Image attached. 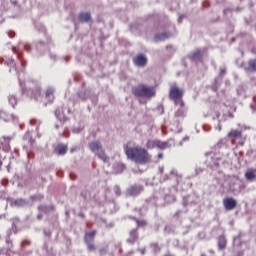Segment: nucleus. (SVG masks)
Wrapping results in <instances>:
<instances>
[{
    "label": "nucleus",
    "instance_id": "20",
    "mask_svg": "<svg viewBox=\"0 0 256 256\" xmlns=\"http://www.w3.org/2000/svg\"><path fill=\"white\" fill-rule=\"evenodd\" d=\"M12 204L15 205V207H23V205H25V201L23 199H18L15 200Z\"/></svg>",
    "mask_w": 256,
    "mask_h": 256
},
{
    "label": "nucleus",
    "instance_id": "26",
    "mask_svg": "<svg viewBox=\"0 0 256 256\" xmlns=\"http://www.w3.org/2000/svg\"><path fill=\"white\" fill-rule=\"evenodd\" d=\"M39 95H41V90H36V92L33 94L34 99H38Z\"/></svg>",
    "mask_w": 256,
    "mask_h": 256
},
{
    "label": "nucleus",
    "instance_id": "21",
    "mask_svg": "<svg viewBox=\"0 0 256 256\" xmlns=\"http://www.w3.org/2000/svg\"><path fill=\"white\" fill-rule=\"evenodd\" d=\"M167 37H169L166 33L160 34L156 36V41H165V39H167Z\"/></svg>",
    "mask_w": 256,
    "mask_h": 256
},
{
    "label": "nucleus",
    "instance_id": "8",
    "mask_svg": "<svg viewBox=\"0 0 256 256\" xmlns=\"http://www.w3.org/2000/svg\"><path fill=\"white\" fill-rule=\"evenodd\" d=\"M94 238H95V231H92L85 235V241H86V243L88 245V249L90 251H93L95 249V246L93 244H91V241H93Z\"/></svg>",
    "mask_w": 256,
    "mask_h": 256
},
{
    "label": "nucleus",
    "instance_id": "29",
    "mask_svg": "<svg viewBox=\"0 0 256 256\" xmlns=\"http://www.w3.org/2000/svg\"><path fill=\"white\" fill-rule=\"evenodd\" d=\"M158 158L163 159V154L162 153L158 154Z\"/></svg>",
    "mask_w": 256,
    "mask_h": 256
},
{
    "label": "nucleus",
    "instance_id": "11",
    "mask_svg": "<svg viewBox=\"0 0 256 256\" xmlns=\"http://www.w3.org/2000/svg\"><path fill=\"white\" fill-rule=\"evenodd\" d=\"M247 181H253L256 178V170L250 169L245 173Z\"/></svg>",
    "mask_w": 256,
    "mask_h": 256
},
{
    "label": "nucleus",
    "instance_id": "24",
    "mask_svg": "<svg viewBox=\"0 0 256 256\" xmlns=\"http://www.w3.org/2000/svg\"><path fill=\"white\" fill-rule=\"evenodd\" d=\"M185 113V110H183V108L179 109L176 112V117H182V115Z\"/></svg>",
    "mask_w": 256,
    "mask_h": 256
},
{
    "label": "nucleus",
    "instance_id": "2",
    "mask_svg": "<svg viewBox=\"0 0 256 256\" xmlns=\"http://www.w3.org/2000/svg\"><path fill=\"white\" fill-rule=\"evenodd\" d=\"M133 93L136 97L151 99V97H155V88L146 85H139L133 89Z\"/></svg>",
    "mask_w": 256,
    "mask_h": 256
},
{
    "label": "nucleus",
    "instance_id": "35",
    "mask_svg": "<svg viewBox=\"0 0 256 256\" xmlns=\"http://www.w3.org/2000/svg\"><path fill=\"white\" fill-rule=\"evenodd\" d=\"M202 256H205V255H202Z\"/></svg>",
    "mask_w": 256,
    "mask_h": 256
},
{
    "label": "nucleus",
    "instance_id": "15",
    "mask_svg": "<svg viewBox=\"0 0 256 256\" xmlns=\"http://www.w3.org/2000/svg\"><path fill=\"white\" fill-rule=\"evenodd\" d=\"M227 245V241H225V237L223 236H220L219 239H218V246L220 249H225Z\"/></svg>",
    "mask_w": 256,
    "mask_h": 256
},
{
    "label": "nucleus",
    "instance_id": "10",
    "mask_svg": "<svg viewBox=\"0 0 256 256\" xmlns=\"http://www.w3.org/2000/svg\"><path fill=\"white\" fill-rule=\"evenodd\" d=\"M55 153L57 155H65V153H67V146L63 144L58 145L55 149Z\"/></svg>",
    "mask_w": 256,
    "mask_h": 256
},
{
    "label": "nucleus",
    "instance_id": "28",
    "mask_svg": "<svg viewBox=\"0 0 256 256\" xmlns=\"http://www.w3.org/2000/svg\"><path fill=\"white\" fill-rule=\"evenodd\" d=\"M220 73L221 75H225V68H221Z\"/></svg>",
    "mask_w": 256,
    "mask_h": 256
},
{
    "label": "nucleus",
    "instance_id": "27",
    "mask_svg": "<svg viewBox=\"0 0 256 256\" xmlns=\"http://www.w3.org/2000/svg\"><path fill=\"white\" fill-rule=\"evenodd\" d=\"M114 192L116 195H121V189L118 186L114 187Z\"/></svg>",
    "mask_w": 256,
    "mask_h": 256
},
{
    "label": "nucleus",
    "instance_id": "25",
    "mask_svg": "<svg viewBox=\"0 0 256 256\" xmlns=\"http://www.w3.org/2000/svg\"><path fill=\"white\" fill-rule=\"evenodd\" d=\"M138 227H144V225H147V222H145V220H141V221H136Z\"/></svg>",
    "mask_w": 256,
    "mask_h": 256
},
{
    "label": "nucleus",
    "instance_id": "16",
    "mask_svg": "<svg viewBox=\"0 0 256 256\" xmlns=\"http://www.w3.org/2000/svg\"><path fill=\"white\" fill-rule=\"evenodd\" d=\"M201 57H203V52H201L200 50L196 51L193 55H192V60L193 61H200Z\"/></svg>",
    "mask_w": 256,
    "mask_h": 256
},
{
    "label": "nucleus",
    "instance_id": "5",
    "mask_svg": "<svg viewBox=\"0 0 256 256\" xmlns=\"http://www.w3.org/2000/svg\"><path fill=\"white\" fill-rule=\"evenodd\" d=\"M182 96H183V92L179 88L172 87L170 89V98L175 100L176 107H183L184 103H183V100H181Z\"/></svg>",
    "mask_w": 256,
    "mask_h": 256
},
{
    "label": "nucleus",
    "instance_id": "31",
    "mask_svg": "<svg viewBox=\"0 0 256 256\" xmlns=\"http://www.w3.org/2000/svg\"><path fill=\"white\" fill-rule=\"evenodd\" d=\"M20 87H22V88H23V83H22V82H20Z\"/></svg>",
    "mask_w": 256,
    "mask_h": 256
},
{
    "label": "nucleus",
    "instance_id": "3",
    "mask_svg": "<svg viewBox=\"0 0 256 256\" xmlns=\"http://www.w3.org/2000/svg\"><path fill=\"white\" fill-rule=\"evenodd\" d=\"M89 148L92 153H95L102 161H107V156L105 155V151H103V147L99 141H94L89 144Z\"/></svg>",
    "mask_w": 256,
    "mask_h": 256
},
{
    "label": "nucleus",
    "instance_id": "14",
    "mask_svg": "<svg viewBox=\"0 0 256 256\" xmlns=\"http://www.w3.org/2000/svg\"><path fill=\"white\" fill-rule=\"evenodd\" d=\"M55 92V90L53 88H48L46 91V99H48V101L52 102L53 101V93Z\"/></svg>",
    "mask_w": 256,
    "mask_h": 256
},
{
    "label": "nucleus",
    "instance_id": "6",
    "mask_svg": "<svg viewBox=\"0 0 256 256\" xmlns=\"http://www.w3.org/2000/svg\"><path fill=\"white\" fill-rule=\"evenodd\" d=\"M223 205L227 211H233L237 207V200L233 198H226L223 200Z\"/></svg>",
    "mask_w": 256,
    "mask_h": 256
},
{
    "label": "nucleus",
    "instance_id": "12",
    "mask_svg": "<svg viewBox=\"0 0 256 256\" xmlns=\"http://www.w3.org/2000/svg\"><path fill=\"white\" fill-rule=\"evenodd\" d=\"M55 115L57 117L58 120H60V123H63L65 121H67V118L65 117V115L61 112V109H57L55 112Z\"/></svg>",
    "mask_w": 256,
    "mask_h": 256
},
{
    "label": "nucleus",
    "instance_id": "7",
    "mask_svg": "<svg viewBox=\"0 0 256 256\" xmlns=\"http://www.w3.org/2000/svg\"><path fill=\"white\" fill-rule=\"evenodd\" d=\"M133 62L137 65V67H145V65H147V57L140 54L133 59Z\"/></svg>",
    "mask_w": 256,
    "mask_h": 256
},
{
    "label": "nucleus",
    "instance_id": "9",
    "mask_svg": "<svg viewBox=\"0 0 256 256\" xmlns=\"http://www.w3.org/2000/svg\"><path fill=\"white\" fill-rule=\"evenodd\" d=\"M143 191V187L141 186H131L128 189V195H139V193H141Z\"/></svg>",
    "mask_w": 256,
    "mask_h": 256
},
{
    "label": "nucleus",
    "instance_id": "1",
    "mask_svg": "<svg viewBox=\"0 0 256 256\" xmlns=\"http://www.w3.org/2000/svg\"><path fill=\"white\" fill-rule=\"evenodd\" d=\"M125 154L128 159L139 165H147V163H151V154H149L147 149L140 146L126 147Z\"/></svg>",
    "mask_w": 256,
    "mask_h": 256
},
{
    "label": "nucleus",
    "instance_id": "33",
    "mask_svg": "<svg viewBox=\"0 0 256 256\" xmlns=\"http://www.w3.org/2000/svg\"><path fill=\"white\" fill-rule=\"evenodd\" d=\"M237 239H239V238H234V241H237Z\"/></svg>",
    "mask_w": 256,
    "mask_h": 256
},
{
    "label": "nucleus",
    "instance_id": "22",
    "mask_svg": "<svg viewBox=\"0 0 256 256\" xmlns=\"http://www.w3.org/2000/svg\"><path fill=\"white\" fill-rule=\"evenodd\" d=\"M9 103L12 107H15L17 105V98L15 96H9Z\"/></svg>",
    "mask_w": 256,
    "mask_h": 256
},
{
    "label": "nucleus",
    "instance_id": "17",
    "mask_svg": "<svg viewBox=\"0 0 256 256\" xmlns=\"http://www.w3.org/2000/svg\"><path fill=\"white\" fill-rule=\"evenodd\" d=\"M125 169V165L122 163H118L116 167H114V173H122V171Z\"/></svg>",
    "mask_w": 256,
    "mask_h": 256
},
{
    "label": "nucleus",
    "instance_id": "23",
    "mask_svg": "<svg viewBox=\"0 0 256 256\" xmlns=\"http://www.w3.org/2000/svg\"><path fill=\"white\" fill-rule=\"evenodd\" d=\"M249 66L251 67V69H253L254 71H256V60H251L249 62Z\"/></svg>",
    "mask_w": 256,
    "mask_h": 256
},
{
    "label": "nucleus",
    "instance_id": "34",
    "mask_svg": "<svg viewBox=\"0 0 256 256\" xmlns=\"http://www.w3.org/2000/svg\"><path fill=\"white\" fill-rule=\"evenodd\" d=\"M30 123H31V124H33V120H32V121H30Z\"/></svg>",
    "mask_w": 256,
    "mask_h": 256
},
{
    "label": "nucleus",
    "instance_id": "4",
    "mask_svg": "<svg viewBox=\"0 0 256 256\" xmlns=\"http://www.w3.org/2000/svg\"><path fill=\"white\" fill-rule=\"evenodd\" d=\"M147 149H169L171 144L169 142H161L157 139H150L146 143Z\"/></svg>",
    "mask_w": 256,
    "mask_h": 256
},
{
    "label": "nucleus",
    "instance_id": "19",
    "mask_svg": "<svg viewBox=\"0 0 256 256\" xmlns=\"http://www.w3.org/2000/svg\"><path fill=\"white\" fill-rule=\"evenodd\" d=\"M137 239V232L132 231L130 233V238L128 239V243H135V240Z\"/></svg>",
    "mask_w": 256,
    "mask_h": 256
},
{
    "label": "nucleus",
    "instance_id": "18",
    "mask_svg": "<svg viewBox=\"0 0 256 256\" xmlns=\"http://www.w3.org/2000/svg\"><path fill=\"white\" fill-rule=\"evenodd\" d=\"M228 135H229V137L237 138V137H241V132L238 130H232L229 132Z\"/></svg>",
    "mask_w": 256,
    "mask_h": 256
},
{
    "label": "nucleus",
    "instance_id": "13",
    "mask_svg": "<svg viewBox=\"0 0 256 256\" xmlns=\"http://www.w3.org/2000/svg\"><path fill=\"white\" fill-rule=\"evenodd\" d=\"M91 19V14L89 13H82L79 16V20L82 21L83 23H87Z\"/></svg>",
    "mask_w": 256,
    "mask_h": 256
},
{
    "label": "nucleus",
    "instance_id": "30",
    "mask_svg": "<svg viewBox=\"0 0 256 256\" xmlns=\"http://www.w3.org/2000/svg\"><path fill=\"white\" fill-rule=\"evenodd\" d=\"M11 65H12V67H14V66H15V62L12 61V62H11Z\"/></svg>",
    "mask_w": 256,
    "mask_h": 256
},
{
    "label": "nucleus",
    "instance_id": "32",
    "mask_svg": "<svg viewBox=\"0 0 256 256\" xmlns=\"http://www.w3.org/2000/svg\"><path fill=\"white\" fill-rule=\"evenodd\" d=\"M1 165H3V163H2L1 160H0V167H1Z\"/></svg>",
    "mask_w": 256,
    "mask_h": 256
}]
</instances>
